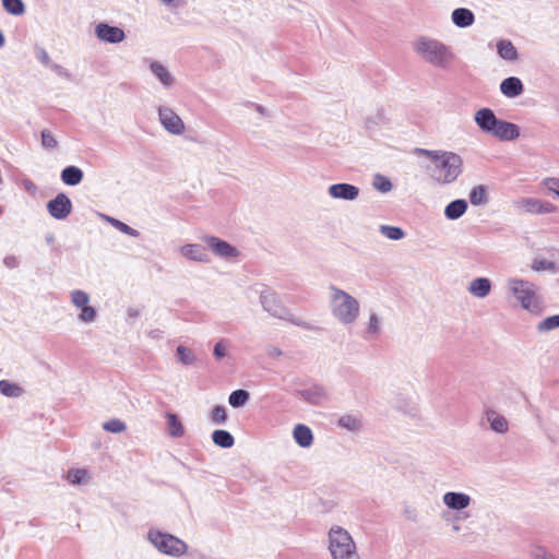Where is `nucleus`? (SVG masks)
<instances>
[{
    "instance_id": "nucleus-1",
    "label": "nucleus",
    "mask_w": 559,
    "mask_h": 559,
    "mask_svg": "<svg viewBox=\"0 0 559 559\" xmlns=\"http://www.w3.org/2000/svg\"><path fill=\"white\" fill-rule=\"evenodd\" d=\"M418 155L427 156L432 166L428 168L430 178L438 185H450L454 182L462 173L463 159L453 152L429 151L417 148Z\"/></svg>"
},
{
    "instance_id": "nucleus-2",
    "label": "nucleus",
    "mask_w": 559,
    "mask_h": 559,
    "mask_svg": "<svg viewBox=\"0 0 559 559\" xmlns=\"http://www.w3.org/2000/svg\"><path fill=\"white\" fill-rule=\"evenodd\" d=\"M412 46L421 60L442 70L449 69L455 58L449 46L428 36H418Z\"/></svg>"
},
{
    "instance_id": "nucleus-3",
    "label": "nucleus",
    "mask_w": 559,
    "mask_h": 559,
    "mask_svg": "<svg viewBox=\"0 0 559 559\" xmlns=\"http://www.w3.org/2000/svg\"><path fill=\"white\" fill-rule=\"evenodd\" d=\"M506 287L522 309L535 316L544 311V299L534 283L519 277H509Z\"/></svg>"
},
{
    "instance_id": "nucleus-4",
    "label": "nucleus",
    "mask_w": 559,
    "mask_h": 559,
    "mask_svg": "<svg viewBox=\"0 0 559 559\" xmlns=\"http://www.w3.org/2000/svg\"><path fill=\"white\" fill-rule=\"evenodd\" d=\"M474 121L484 133L500 141H513L520 136V129L516 124L498 119L489 108L477 110L474 115Z\"/></svg>"
},
{
    "instance_id": "nucleus-5",
    "label": "nucleus",
    "mask_w": 559,
    "mask_h": 559,
    "mask_svg": "<svg viewBox=\"0 0 559 559\" xmlns=\"http://www.w3.org/2000/svg\"><path fill=\"white\" fill-rule=\"evenodd\" d=\"M331 311L334 318L343 324H352L359 314V302L348 293L337 288H330Z\"/></svg>"
},
{
    "instance_id": "nucleus-6",
    "label": "nucleus",
    "mask_w": 559,
    "mask_h": 559,
    "mask_svg": "<svg viewBox=\"0 0 559 559\" xmlns=\"http://www.w3.org/2000/svg\"><path fill=\"white\" fill-rule=\"evenodd\" d=\"M329 551L332 559H360L353 536L340 525L329 531Z\"/></svg>"
},
{
    "instance_id": "nucleus-7",
    "label": "nucleus",
    "mask_w": 559,
    "mask_h": 559,
    "mask_svg": "<svg viewBox=\"0 0 559 559\" xmlns=\"http://www.w3.org/2000/svg\"><path fill=\"white\" fill-rule=\"evenodd\" d=\"M147 539L156 549L168 556L179 557L186 554L188 549V546L183 540L174 535L155 530H151L147 533Z\"/></svg>"
},
{
    "instance_id": "nucleus-8",
    "label": "nucleus",
    "mask_w": 559,
    "mask_h": 559,
    "mask_svg": "<svg viewBox=\"0 0 559 559\" xmlns=\"http://www.w3.org/2000/svg\"><path fill=\"white\" fill-rule=\"evenodd\" d=\"M441 501L445 508L442 512V519L453 513L454 515H467L465 510L472 504V497L463 491H445Z\"/></svg>"
},
{
    "instance_id": "nucleus-9",
    "label": "nucleus",
    "mask_w": 559,
    "mask_h": 559,
    "mask_svg": "<svg viewBox=\"0 0 559 559\" xmlns=\"http://www.w3.org/2000/svg\"><path fill=\"white\" fill-rule=\"evenodd\" d=\"M514 206L530 214H549L556 211L554 204L533 198L520 199L514 202Z\"/></svg>"
},
{
    "instance_id": "nucleus-10",
    "label": "nucleus",
    "mask_w": 559,
    "mask_h": 559,
    "mask_svg": "<svg viewBox=\"0 0 559 559\" xmlns=\"http://www.w3.org/2000/svg\"><path fill=\"white\" fill-rule=\"evenodd\" d=\"M159 121L164 128L173 134H181L185 131L182 119L170 108L160 107L158 110Z\"/></svg>"
},
{
    "instance_id": "nucleus-11",
    "label": "nucleus",
    "mask_w": 559,
    "mask_h": 559,
    "mask_svg": "<svg viewBox=\"0 0 559 559\" xmlns=\"http://www.w3.org/2000/svg\"><path fill=\"white\" fill-rule=\"evenodd\" d=\"M71 300L76 308L81 309V321L90 323L95 320L96 311L93 307L88 306L90 297L86 293L74 290L71 293Z\"/></svg>"
},
{
    "instance_id": "nucleus-12",
    "label": "nucleus",
    "mask_w": 559,
    "mask_h": 559,
    "mask_svg": "<svg viewBox=\"0 0 559 559\" xmlns=\"http://www.w3.org/2000/svg\"><path fill=\"white\" fill-rule=\"evenodd\" d=\"M329 195L334 200L355 201L360 193L358 187L349 183H334L328 189Z\"/></svg>"
},
{
    "instance_id": "nucleus-13",
    "label": "nucleus",
    "mask_w": 559,
    "mask_h": 559,
    "mask_svg": "<svg viewBox=\"0 0 559 559\" xmlns=\"http://www.w3.org/2000/svg\"><path fill=\"white\" fill-rule=\"evenodd\" d=\"M47 209L52 217L62 219L71 213L72 204L64 193H59L53 200L48 202Z\"/></svg>"
},
{
    "instance_id": "nucleus-14",
    "label": "nucleus",
    "mask_w": 559,
    "mask_h": 559,
    "mask_svg": "<svg viewBox=\"0 0 559 559\" xmlns=\"http://www.w3.org/2000/svg\"><path fill=\"white\" fill-rule=\"evenodd\" d=\"M484 418L489 424L492 431L499 435H506L509 431L508 419L493 408H486L484 412Z\"/></svg>"
},
{
    "instance_id": "nucleus-15",
    "label": "nucleus",
    "mask_w": 559,
    "mask_h": 559,
    "mask_svg": "<svg viewBox=\"0 0 559 559\" xmlns=\"http://www.w3.org/2000/svg\"><path fill=\"white\" fill-rule=\"evenodd\" d=\"M492 288V283L487 277H475L473 278L467 287V293L478 299H485L489 296Z\"/></svg>"
},
{
    "instance_id": "nucleus-16",
    "label": "nucleus",
    "mask_w": 559,
    "mask_h": 559,
    "mask_svg": "<svg viewBox=\"0 0 559 559\" xmlns=\"http://www.w3.org/2000/svg\"><path fill=\"white\" fill-rule=\"evenodd\" d=\"M207 246L218 257L221 258H235L238 255V250L233 247L230 243L221 240L216 237H209L205 239Z\"/></svg>"
},
{
    "instance_id": "nucleus-17",
    "label": "nucleus",
    "mask_w": 559,
    "mask_h": 559,
    "mask_svg": "<svg viewBox=\"0 0 559 559\" xmlns=\"http://www.w3.org/2000/svg\"><path fill=\"white\" fill-rule=\"evenodd\" d=\"M181 255L194 262H209L210 258L204 246L200 243H188L179 248Z\"/></svg>"
},
{
    "instance_id": "nucleus-18",
    "label": "nucleus",
    "mask_w": 559,
    "mask_h": 559,
    "mask_svg": "<svg viewBox=\"0 0 559 559\" xmlns=\"http://www.w3.org/2000/svg\"><path fill=\"white\" fill-rule=\"evenodd\" d=\"M96 34L99 39L107 43H120L124 39V32L121 28L107 24L97 25Z\"/></svg>"
},
{
    "instance_id": "nucleus-19",
    "label": "nucleus",
    "mask_w": 559,
    "mask_h": 559,
    "mask_svg": "<svg viewBox=\"0 0 559 559\" xmlns=\"http://www.w3.org/2000/svg\"><path fill=\"white\" fill-rule=\"evenodd\" d=\"M294 440L301 448H309L313 442V435L311 429L302 424H298L293 430Z\"/></svg>"
},
{
    "instance_id": "nucleus-20",
    "label": "nucleus",
    "mask_w": 559,
    "mask_h": 559,
    "mask_svg": "<svg viewBox=\"0 0 559 559\" xmlns=\"http://www.w3.org/2000/svg\"><path fill=\"white\" fill-rule=\"evenodd\" d=\"M500 90L503 95L513 98L523 93V84L520 79L511 76L501 82Z\"/></svg>"
},
{
    "instance_id": "nucleus-21",
    "label": "nucleus",
    "mask_w": 559,
    "mask_h": 559,
    "mask_svg": "<svg viewBox=\"0 0 559 559\" xmlns=\"http://www.w3.org/2000/svg\"><path fill=\"white\" fill-rule=\"evenodd\" d=\"M474 21H475L474 14L468 9L459 8L452 12V22L457 27H468L474 23Z\"/></svg>"
},
{
    "instance_id": "nucleus-22",
    "label": "nucleus",
    "mask_w": 559,
    "mask_h": 559,
    "mask_svg": "<svg viewBox=\"0 0 559 559\" xmlns=\"http://www.w3.org/2000/svg\"><path fill=\"white\" fill-rule=\"evenodd\" d=\"M151 68V71L153 72V74L159 80V82L166 86V87H169L173 85V75L170 74V72L167 70V68L157 62V61H153L150 66Z\"/></svg>"
},
{
    "instance_id": "nucleus-23",
    "label": "nucleus",
    "mask_w": 559,
    "mask_h": 559,
    "mask_svg": "<svg viewBox=\"0 0 559 559\" xmlns=\"http://www.w3.org/2000/svg\"><path fill=\"white\" fill-rule=\"evenodd\" d=\"M466 201L460 199L449 203L444 209V214L449 219H457L466 212Z\"/></svg>"
},
{
    "instance_id": "nucleus-24",
    "label": "nucleus",
    "mask_w": 559,
    "mask_h": 559,
    "mask_svg": "<svg viewBox=\"0 0 559 559\" xmlns=\"http://www.w3.org/2000/svg\"><path fill=\"white\" fill-rule=\"evenodd\" d=\"M262 305L265 311L277 318H284L286 314L285 308L272 296L262 297Z\"/></svg>"
},
{
    "instance_id": "nucleus-25",
    "label": "nucleus",
    "mask_w": 559,
    "mask_h": 559,
    "mask_svg": "<svg viewBox=\"0 0 559 559\" xmlns=\"http://www.w3.org/2000/svg\"><path fill=\"white\" fill-rule=\"evenodd\" d=\"M83 173L75 166H69L61 173V179L66 185L76 186L82 181Z\"/></svg>"
},
{
    "instance_id": "nucleus-26",
    "label": "nucleus",
    "mask_w": 559,
    "mask_h": 559,
    "mask_svg": "<svg viewBox=\"0 0 559 559\" xmlns=\"http://www.w3.org/2000/svg\"><path fill=\"white\" fill-rule=\"evenodd\" d=\"M337 423L340 427L352 432L359 431L362 427L361 419L357 415L352 414L343 415Z\"/></svg>"
},
{
    "instance_id": "nucleus-27",
    "label": "nucleus",
    "mask_w": 559,
    "mask_h": 559,
    "mask_svg": "<svg viewBox=\"0 0 559 559\" xmlns=\"http://www.w3.org/2000/svg\"><path fill=\"white\" fill-rule=\"evenodd\" d=\"M167 431L174 438H180L185 435V427L177 415L167 414Z\"/></svg>"
},
{
    "instance_id": "nucleus-28",
    "label": "nucleus",
    "mask_w": 559,
    "mask_h": 559,
    "mask_svg": "<svg viewBox=\"0 0 559 559\" xmlns=\"http://www.w3.org/2000/svg\"><path fill=\"white\" fill-rule=\"evenodd\" d=\"M213 442L221 448H231L235 443L234 437L226 430H215L212 435Z\"/></svg>"
},
{
    "instance_id": "nucleus-29",
    "label": "nucleus",
    "mask_w": 559,
    "mask_h": 559,
    "mask_svg": "<svg viewBox=\"0 0 559 559\" xmlns=\"http://www.w3.org/2000/svg\"><path fill=\"white\" fill-rule=\"evenodd\" d=\"M536 329L539 333H545L559 329V314L545 318L537 324Z\"/></svg>"
},
{
    "instance_id": "nucleus-30",
    "label": "nucleus",
    "mask_w": 559,
    "mask_h": 559,
    "mask_svg": "<svg viewBox=\"0 0 559 559\" xmlns=\"http://www.w3.org/2000/svg\"><path fill=\"white\" fill-rule=\"evenodd\" d=\"M498 52L506 60L516 59V49L510 41H500L498 44Z\"/></svg>"
},
{
    "instance_id": "nucleus-31",
    "label": "nucleus",
    "mask_w": 559,
    "mask_h": 559,
    "mask_svg": "<svg viewBox=\"0 0 559 559\" xmlns=\"http://www.w3.org/2000/svg\"><path fill=\"white\" fill-rule=\"evenodd\" d=\"M530 559H559V557L543 546H533L530 549Z\"/></svg>"
},
{
    "instance_id": "nucleus-32",
    "label": "nucleus",
    "mask_w": 559,
    "mask_h": 559,
    "mask_svg": "<svg viewBox=\"0 0 559 559\" xmlns=\"http://www.w3.org/2000/svg\"><path fill=\"white\" fill-rule=\"evenodd\" d=\"M530 559H559V557L543 546H533L530 549Z\"/></svg>"
},
{
    "instance_id": "nucleus-33",
    "label": "nucleus",
    "mask_w": 559,
    "mask_h": 559,
    "mask_svg": "<svg viewBox=\"0 0 559 559\" xmlns=\"http://www.w3.org/2000/svg\"><path fill=\"white\" fill-rule=\"evenodd\" d=\"M249 400V393L245 390H236L234 391L228 399L229 404L233 407H241Z\"/></svg>"
},
{
    "instance_id": "nucleus-34",
    "label": "nucleus",
    "mask_w": 559,
    "mask_h": 559,
    "mask_svg": "<svg viewBox=\"0 0 559 559\" xmlns=\"http://www.w3.org/2000/svg\"><path fill=\"white\" fill-rule=\"evenodd\" d=\"M380 233L391 240H401L405 234L400 227L381 225Z\"/></svg>"
},
{
    "instance_id": "nucleus-35",
    "label": "nucleus",
    "mask_w": 559,
    "mask_h": 559,
    "mask_svg": "<svg viewBox=\"0 0 559 559\" xmlns=\"http://www.w3.org/2000/svg\"><path fill=\"white\" fill-rule=\"evenodd\" d=\"M67 477L73 485L85 484L90 480V475L85 469H72L68 473Z\"/></svg>"
},
{
    "instance_id": "nucleus-36",
    "label": "nucleus",
    "mask_w": 559,
    "mask_h": 559,
    "mask_svg": "<svg viewBox=\"0 0 559 559\" xmlns=\"http://www.w3.org/2000/svg\"><path fill=\"white\" fill-rule=\"evenodd\" d=\"M469 200L473 205H480L487 201V193L484 187H475L469 193Z\"/></svg>"
},
{
    "instance_id": "nucleus-37",
    "label": "nucleus",
    "mask_w": 559,
    "mask_h": 559,
    "mask_svg": "<svg viewBox=\"0 0 559 559\" xmlns=\"http://www.w3.org/2000/svg\"><path fill=\"white\" fill-rule=\"evenodd\" d=\"M381 331V321L376 313H371L367 322V333L370 337L377 336Z\"/></svg>"
},
{
    "instance_id": "nucleus-38",
    "label": "nucleus",
    "mask_w": 559,
    "mask_h": 559,
    "mask_svg": "<svg viewBox=\"0 0 559 559\" xmlns=\"http://www.w3.org/2000/svg\"><path fill=\"white\" fill-rule=\"evenodd\" d=\"M177 356L183 365H192L195 361L194 353L185 346L177 347Z\"/></svg>"
},
{
    "instance_id": "nucleus-39",
    "label": "nucleus",
    "mask_w": 559,
    "mask_h": 559,
    "mask_svg": "<svg viewBox=\"0 0 559 559\" xmlns=\"http://www.w3.org/2000/svg\"><path fill=\"white\" fill-rule=\"evenodd\" d=\"M531 269L535 272H556L557 266L554 262L548 260H534L531 264Z\"/></svg>"
},
{
    "instance_id": "nucleus-40",
    "label": "nucleus",
    "mask_w": 559,
    "mask_h": 559,
    "mask_svg": "<svg viewBox=\"0 0 559 559\" xmlns=\"http://www.w3.org/2000/svg\"><path fill=\"white\" fill-rule=\"evenodd\" d=\"M3 8L11 14L19 15L24 12V4L21 0H2Z\"/></svg>"
},
{
    "instance_id": "nucleus-41",
    "label": "nucleus",
    "mask_w": 559,
    "mask_h": 559,
    "mask_svg": "<svg viewBox=\"0 0 559 559\" xmlns=\"http://www.w3.org/2000/svg\"><path fill=\"white\" fill-rule=\"evenodd\" d=\"M21 388L9 381H0V392L7 396H19L21 394Z\"/></svg>"
},
{
    "instance_id": "nucleus-42",
    "label": "nucleus",
    "mask_w": 559,
    "mask_h": 559,
    "mask_svg": "<svg viewBox=\"0 0 559 559\" xmlns=\"http://www.w3.org/2000/svg\"><path fill=\"white\" fill-rule=\"evenodd\" d=\"M373 187L378 191H380L382 193H386V192L392 190L393 186H392L391 181L386 177L381 176V175H377L374 177V179H373Z\"/></svg>"
},
{
    "instance_id": "nucleus-43",
    "label": "nucleus",
    "mask_w": 559,
    "mask_h": 559,
    "mask_svg": "<svg viewBox=\"0 0 559 559\" xmlns=\"http://www.w3.org/2000/svg\"><path fill=\"white\" fill-rule=\"evenodd\" d=\"M103 428L108 432L119 433L126 430V425L119 419H111L106 421Z\"/></svg>"
},
{
    "instance_id": "nucleus-44",
    "label": "nucleus",
    "mask_w": 559,
    "mask_h": 559,
    "mask_svg": "<svg viewBox=\"0 0 559 559\" xmlns=\"http://www.w3.org/2000/svg\"><path fill=\"white\" fill-rule=\"evenodd\" d=\"M211 419L214 424H224L227 420V413L224 406L217 405L211 413Z\"/></svg>"
},
{
    "instance_id": "nucleus-45",
    "label": "nucleus",
    "mask_w": 559,
    "mask_h": 559,
    "mask_svg": "<svg viewBox=\"0 0 559 559\" xmlns=\"http://www.w3.org/2000/svg\"><path fill=\"white\" fill-rule=\"evenodd\" d=\"M41 144L47 148H55L57 146V141L49 131H43Z\"/></svg>"
},
{
    "instance_id": "nucleus-46",
    "label": "nucleus",
    "mask_w": 559,
    "mask_h": 559,
    "mask_svg": "<svg viewBox=\"0 0 559 559\" xmlns=\"http://www.w3.org/2000/svg\"><path fill=\"white\" fill-rule=\"evenodd\" d=\"M110 221H111V223H112L116 227H118L122 233L128 234V235L133 236V237L138 236L136 230H134L133 228H131V227H130V226H128L127 224H124V223H122V222H120V221H117V219H110Z\"/></svg>"
},
{
    "instance_id": "nucleus-47",
    "label": "nucleus",
    "mask_w": 559,
    "mask_h": 559,
    "mask_svg": "<svg viewBox=\"0 0 559 559\" xmlns=\"http://www.w3.org/2000/svg\"><path fill=\"white\" fill-rule=\"evenodd\" d=\"M544 186L552 193L559 197V180L555 178H548L544 180Z\"/></svg>"
},
{
    "instance_id": "nucleus-48",
    "label": "nucleus",
    "mask_w": 559,
    "mask_h": 559,
    "mask_svg": "<svg viewBox=\"0 0 559 559\" xmlns=\"http://www.w3.org/2000/svg\"><path fill=\"white\" fill-rule=\"evenodd\" d=\"M213 352L216 359H222L227 355V346L224 342H217Z\"/></svg>"
},
{
    "instance_id": "nucleus-49",
    "label": "nucleus",
    "mask_w": 559,
    "mask_h": 559,
    "mask_svg": "<svg viewBox=\"0 0 559 559\" xmlns=\"http://www.w3.org/2000/svg\"><path fill=\"white\" fill-rule=\"evenodd\" d=\"M467 515H453L452 518L444 519L445 521L451 522L452 531L455 533L461 532V525L459 524L460 519H465Z\"/></svg>"
},
{
    "instance_id": "nucleus-50",
    "label": "nucleus",
    "mask_w": 559,
    "mask_h": 559,
    "mask_svg": "<svg viewBox=\"0 0 559 559\" xmlns=\"http://www.w3.org/2000/svg\"><path fill=\"white\" fill-rule=\"evenodd\" d=\"M4 262H5V264H7L8 266H10V267H13V266H15V265H16V262H15V259H14V258H7V259L4 260Z\"/></svg>"
},
{
    "instance_id": "nucleus-51",
    "label": "nucleus",
    "mask_w": 559,
    "mask_h": 559,
    "mask_svg": "<svg viewBox=\"0 0 559 559\" xmlns=\"http://www.w3.org/2000/svg\"><path fill=\"white\" fill-rule=\"evenodd\" d=\"M43 62H47L48 61V55L43 50L40 51L39 53V57H38Z\"/></svg>"
},
{
    "instance_id": "nucleus-52",
    "label": "nucleus",
    "mask_w": 559,
    "mask_h": 559,
    "mask_svg": "<svg viewBox=\"0 0 559 559\" xmlns=\"http://www.w3.org/2000/svg\"><path fill=\"white\" fill-rule=\"evenodd\" d=\"M4 45V37L2 35V33L0 32V47H2Z\"/></svg>"
}]
</instances>
